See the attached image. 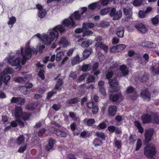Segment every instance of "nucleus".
Segmentation results:
<instances>
[{
  "label": "nucleus",
  "mask_w": 159,
  "mask_h": 159,
  "mask_svg": "<svg viewBox=\"0 0 159 159\" xmlns=\"http://www.w3.org/2000/svg\"><path fill=\"white\" fill-rule=\"evenodd\" d=\"M88 73H86L82 75H81L78 80H77L78 82H82L85 79V77L88 75Z\"/></svg>",
  "instance_id": "4d7b16f0"
},
{
  "label": "nucleus",
  "mask_w": 159,
  "mask_h": 159,
  "mask_svg": "<svg viewBox=\"0 0 159 159\" xmlns=\"http://www.w3.org/2000/svg\"><path fill=\"white\" fill-rule=\"evenodd\" d=\"M115 121L118 122L120 123L123 120V117L121 115H117L115 117Z\"/></svg>",
  "instance_id": "338daca9"
},
{
  "label": "nucleus",
  "mask_w": 159,
  "mask_h": 159,
  "mask_svg": "<svg viewBox=\"0 0 159 159\" xmlns=\"http://www.w3.org/2000/svg\"><path fill=\"white\" fill-rule=\"evenodd\" d=\"M113 80H110L109 81V83L110 86V91L113 93L116 92L120 89L119 83L117 82L113 83Z\"/></svg>",
  "instance_id": "423d86ee"
},
{
  "label": "nucleus",
  "mask_w": 159,
  "mask_h": 159,
  "mask_svg": "<svg viewBox=\"0 0 159 159\" xmlns=\"http://www.w3.org/2000/svg\"><path fill=\"white\" fill-rule=\"evenodd\" d=\"M106 125L104 122L100 123L97 126V129L98 130L104 129L106 128Z\"/></svg>",
  "instance_id": "6e6d98bb"
},
{
  "label": "nucleus",
  "mask_w": 159,
  "mask_h": 159,
  "mask_svg": "<svg viewBox=\"0 0 159 159\" xmlns=\"http://www.w3.org/2000/svg\"><path fill=\"white\" fill-rule=\"evenodd\" d=\"M63 84V81L61 79L59 78L57 80V83L55 84V89L57 90H61V89L60 88Z\"/></svg>",
  "instance_id": "37998d69"
},
{
  "label": "nucleus",
  "mask_w": 159,
  "mask_h": 159,
  "mask_svg": "<svg viewBox=\"0 0 159 159\" xmlns=\"http://www.w3.org/2000/svg\"><path fill=\"white\" fill-rule=\"evenodd\" d=\"M95 121L94 119H89L86 121V125L88 126H91L95 124Z\"/></svg>",
  "instance_id": "603ef678"
},
{
  "label": "nucleus",
  "mask_w": 159,
  "mask_h": 159,
  "mask_svg": "<svg viewBox=\"0 0 159 159\" xmlns=\"http://www.w3.org/2000/svg\"><path fill=\"white\" fill-rule=\"evenodd\" d=\"M56 142L55 140L52 138H50L48 140V146L46 147V149L47 151H49L53 148V145Z\"/></svg>",
  "instance_id": "ddd939ff"
},
{
  "label": "nucleus",
  "mask_w": 159,
  "mask_h": 159,
  "mask_svg": "<svg viewBox=\"0 0 159 159\" xmlns=\"http://www.w3.org/2000/svg\"><path fill=\"white\" fill-rule=\"evenodd\" d=\"M16 21V19L15 17L12 16L10 18L9 20L8 21L7 24L8 25H13Z\"/></svg>",
  "instance_id": "e2e57ef3"
},
{
  "label": "nucleus",
  "mask_w": 159,
  "mask_h": 159,
  "mask_svg": "<svg viewBox=\"0 0 159 159\" xmlns=\"http://www.w3.org/2000/svg\"><path fill=\"white\" fill-rule=\"evenodd\" d=\"M55 30L59 33V32L62 33L64 32L65 30V29L61 25H57L53 28Z\"/></svg>",
  "instance_id": "e433bc0d"
},
{
  "label": "nucleus",
  "mask_w": 159,
  "mask_h": 159,
  "mask_svg": "<svg viewBox=\"0 0 159 159\" xmlns=\"http://www.w3.org/2000/svg\"><path fill=\"white\" fill-rule=\"evenodd\" d=\"M82 15L80 13L79 11H75L73 14L70 16H73V19L74 18L75 20H80L81 19V16Z\"/></svg>",
  "instance_id": "c756f323"
},
{
  "label": "nucleus",
  "mask_w": 159,
  "mask_h": 159,
  "mask_svg": "<svg viewBox=\"0 0 159 159\" xmlns=\"http://www.w3.org/2000/svg\"><path fill=\"white\" fill-rule=\"evenodd\" d=\"M31 115V114L30 113H25L22 116L23 120L24 121L27 120L30 118Z\"/></svg>",
  "instance_id": "5fc2aeb1"
},
{
  "label": "nucleus",
  "mask_w": 159,
  "mask_h": 159,
  "mask_svg": "<svg viewBox=\"0 0 159 159\" xmlns=\"http://www.w3.org/2000/svg\"><path fill=\"white\" fill-rule=\"evenodd\" d=\"M136 140V136L135 135H131L129 138V143L130 145L134 144Z\"/></svg>",
  "instance_id": "79ce46f5"
},
{
  "label": "nucleus",
  "mask_w": 159,
  "mask_h": 159,
  "mask_svg": "<svg viewBox=\"0 0 159 159\" xmlns=\"http://www.w3.org/2000/svg\"><path fill=\"white\" fill-rule=\"evenodd\" d=\"M151 20L153 25L157 26L159 23V15H156L154 17L152 18Z\"/></svg>",
  "instance_id": "2f4dec72"
},
{
  "label": "nucleus",
  "mask_w": 159,
  "mask_h": 159,
  "mask_svg": "<svg viewBox=\"0 0 159 159\" xmlns=\"http://www.w3.org/2000/svg\"><path fill=\"white\" fill-rule=\"evenodd\" d=\"M69 115L72 120L75 121V122H76L78 125L80 124V120L79 117L76 116V114L74 112H69Z\"/></svg>",
  "instance_id": "6ab92c4d"
},
{
  "label": "nucleus",
  "mask_w": 159,
  "mask_h": 159,
  "mask_svg": "<svg viewBox=\"0 0 159 159\" xmlns=\"http://www.w3.org/2000/svg\"><path fill=\"white\" fill-rule=\"evenodd\" d=\"M152 122L153 124H159V115L157 113H154L152 114Z\"/></svg>",
  "instance_id": "dca6fc26"
},
{
  "label": "nucleus",
  "mask_w": 159,
  "mask_h": 159,
  "mask_svg": "<svg viewBox=\"0 0 159 159\" xmlns=\"http://www.w3.org/2000/svg\"><path fill=\"white\" fill-rule=\"evenodd\" d=\"M123 13L125 15H132V9L129 7H127L123 8Z\"/></svg>",
  "instance_id": "c9c22d12"
},
{
  "label": "nucleus",
  "mask_w": 159,
  "mask_h": 159,
  "mask_svg": "<svg viewBox=\"0 0 159 159\" xmlns=\"http://www.w3.org/2000/svg\"><path fill=\"white\" fill-rule=\"evenodd\" d=\"M149 78V75L148 73L145 72L144 74L139 77L140 81L143 83L147 82Z\"/></svg>",
  "instance_id": "412c9836"
},
{
  "label": "nucleus",
  "mask_w": 159,
  "mask_h": 159,
  "mask_svg": "<svg viewBox=\"0 0 159 159\" xmlns=\"http://www.w3.org/2000/svg\"><path fill=\"white\" fill-rule=\"evenodd\" d=\"M32 48H30L29 47L26 48L25 49V54H23V49H21V54L22 55L26 56L27 57H29L30 56L31 57V58L32 57Z\"/></svg>",
  "instance_id": "5701e85b"
},
{
  "label": "nucleus",
  "mask_w": 159,
  "mask_h": 159,
  "mask_svg": "<svg viewBox=\"0 0 159 159\" xmlns=\"http://www.w3.org/2000/svg\"><path fill=\"white\" fill-rule=\"evenodd\" d=\"M76 123L74 122L71 123L70 125V128L71 129V130L72 131H74V135H78L80 133V132H77L76 131H75V130L76 129Z\"/></svg>",
  "instance_id": "ea45409f"
},
{
  "label": "nucleus",
  "mask_w": 159,
  "mask_h": 159,
  "mask_svg": "<svg viewBox=\"0 0 159 159\" xmlns=\"http://www.w3.org/2000/svg\"><path fill=\"white\" fill-rule=\"evenodd\" d=\"M22 109L20 107H17L15 108V115L16 119L20 118L22 114Z\"/></svg>",
  "instance_id": "f3484780"
},
{
  "label": "nucleus",
  "mask_w": 159,
  "mask_h": 159,
  "mask_svg": "<svg viewBox=\"0 0 159 159\" xmlns=\"http://www.w3.org/2000/svg\"><path fill=\"white\" fill-rule=\"evenodd\" d=\"M150 70L154 75H159V65L157 66H152L150 67Z\"/></svg>",
  "instance_id": "2eb2a0df"
},
{
  "label": "nucleus",
  "mask_w": 159,
  "mask_h": 159,
  "mask_svg": "<svg viewBox=\"0 0 159 159\" xmlns=\"http://www.w3.org/2000/svg\"><path fill=\"white\" fill-rule=\"evenodd\" d=\"M13 72V69L10 67L6 68L3 71L5 74H11Z\"/></svg>",
  "instance_id": "bf43d9fd"
},
{
  "label": "nucleus",
  "mask_w": 159,
  "mask_h": 159,
  "mask_svg": "<svg viewBox=\"0 0 159 159\" xmlns=\"http://www.w3.org/2000/svg\"><path fill=\"white\" fill-rule=\"evenodd\" d=\"M37 106V105L35 103H30L26 105L25 108L29 110L32 111L35 109Z\"/></svg>",
  "instance_id": "a19ab883"
},
{
  "label": "nucleus",
  "mask_w": 159,
  "mask_h": 159,
  "mask_svg": "<svg viewBox=\"0 0 159 159\" xmlns=\"http://www.w3.org/2000/svg\"><path fill=\"white\" fill-rule=\"evenodd\" d=\"M124 29L122 27H119L116 32V34L119 38H122L124 36Z\"/></svg>",
  "instance_id": "7c9ffc66"
},
{
  "label": "nucleus",
  "mask_w": 159,
  "mask_h": 159,
  "mask_svg": "<svg viewBox=\"0 0 159 159\" xmlns=\"http://www.w3.org/2000/svg\"><path fill=\"white\" fill-rule=\"evenodd\" d=\"M62 24L65 27L69 28H74L76 26V25L73 19L72 16H70L69 18L64 20L62 22Z\"/></svg>",
  "instance_id": "7ed1b4c3"
},
{
  "label": "nucleus",
  "mask_w": 159,
  "mask_h": 159,
  "mask_svg": "<svg viewBox=\"0 0 159 159\" xmlns=\"http://www.w3.org/2000/svg\"><path fill=\"white\" fill-rule=\"evenodd\" d=\"M20 99H21L20 97H13L11 98V102L12 103H16L18 104Z\"/></svg>",
  "instance_id": "680f3d73"
},
{
  "label": "nucleus",
  "mask_w": 159,
  "mask_h": 159,
  "mask_svg": "<svg viewBox=\"0 0 159 159\" xmlns=\"http://www.w3.org/2000/svg\"><path fill=\"white\" fill-rule=\"evenodd\" d=\"M157 153L156 148L154 145L152 146L147 145L144 150V154L148 158L154 159V156Z\"/></svg>",
  "instance_id": "f03ea898"
},
{
  "label": "nucleus",
  "mask_w": 159,
  "mask_h": 159,
  "mask_svg": "<svg viewBox=\"0 0 159 159\" xmlns=\"http://www.w3.org/2000/svg\"><path fill=\"white\" fill-rule=\"evenodd\" d=\"M120 70L122 72V75L124 76H126L129 73V71L127 69V67L124 65H122L120 66Z\"/></svg>",
  "instance_id": "473e14b6"
},
{
  "label": "nucleus",
  "mask_w": 159,
  "mask_h": 159,
  "mask_svg": "<svg viewBox=\"0 0 159 159\" xmlns=\"http://www.w3.org/2000/svg\"><path fill=\"white\" fill-rule=\"evenodd\" d=\"M149 55L147 53L144 54L143 57H140L139 60V62L143 66H145L149 61Z\"/></svg>",
  "instance_id": "6e6552de"
},
{
  "label": "nucleus",
  "mask_w": 159,
  "mask_h": 159,
  "mask_svg": "<svg viewBox=\"0 0 159 159\" xmlns=\"http://www.w3.org/2000/svg\"><path fill=\"white\" fill-rule=\"evenodd\" d=\"M93 144L94 147H97L101 145L102 144V141L98 138H96L94 139Z\"/></svg>",
  "instance_id": "72a5a7b5"
},
{
  "label": "nucleus",
  "mask_w": 159,
  "mask_h": 159,
  "mask_svg": "<svg viewBox=\"0 0 159 159\" xmlns=\"http://www.w3.org/2000/svg\"><path fill=\"white\" fill-rule=\"evenodd\" d=\"M95 78L93 76H89L87 80L86 83L89 84L95 81Z\"/></svg>",
  "instance_id": "13d9d810"
},
{
  "label": "nucleus",
  "mask_w": 159,
  "mask_h": 159,
  "mask_svg": "<svg viewBox=\"0 0 159 159\" xmlns=\"http://www.w3.org/2000/svg\"><path fill=\"white\" fill-rule=\"evenodd\" d=\"M142 3V0H134L133 2V5L134 6H138L141 4Z\"/></svg>",
  "instance_id": "774afa93"
},
{
  "label": "nucleus",
  "mask_w": 159,
  "mask_h": 159,
  "mask_svg": "<svg viewBox=\"0 0 159 159\" xmlns=\"http://www.w3.org/2000/svg\"><path fill=\"white\" fill-rule=\"evenodd\" d=\"M52 130L53 131V133L57 135L60 137H66L67 136V134L66 132L64 130H60L57 128H52Z\"/></svg>",
  "instance_id": "39448f33"
},
{
  "label": "nucleus",
  "mask_w": 159,
  "mask_h": 159,
  "mask_svg": "<svg viewBox=\"0 0 159 159\" xmlns=\"http://www.w3.org/2000/svg\"><path fill=\"white\" fill-rule=\"evenodd\" d=\"M0 76L1 78H2L3 82L6 85H7L8 83L9 82L11 79L10 76L8 75L4 74L3 75H0Z\"/></svg>",
  "instance_id": "393cba45"
},
{
  "label": "nucleus",
  "mask_w": 159,
  "mask_h": 159,
  "mask_svg": "<svg viewBox=\"0 0 159 159\" xmlns=\"http://www.w3.org/2000/svg\"><path fill=\"white\" fill-rule=\"evenodd\" d=\"M93 33V32L91 30H89V29H84L82 36L83 37H89L92 35Z\"/></svg>",
  "instance_id": "f704fd0d"
},
{
  "label": "nucleus",
  "mask_w": 159,
  "mask_h": 159,
  "mask_svg": "<svg viewBox=\"0 0 159 159\" xmlns=\"http://www.w3.org/2000/svg\"><path fill=\"white\" fill-rule=\"evenodd\" d=\"M58 44L60 46L65 48L68 45V43L66 38L63 37L61 38L58 43Z\"/></svg>",
  "instance_id": "a211bd4d"
},
{
  "label": "nucleus",
  "mask_w": 159,
  "mask_h": 159,
  "mask_svg": "<svg viewBox=\"0 0 159 159\" xmlns=\"http://www.w3.org/2000/svg\"><path fill=\"white\" fill-rule=\"evenodd\" d=\"M93 42L90 39H87L85 41H83L81 44V46L84 48L88 47L91 45L93 43Z\"/></svg>",
  "instance_id": "c85d7f7f"
},
{
  "label": "nucleus",
  "mask_w": 159,
  "mask_h": 159,
  "mask_svg": "<svg viewBox=\"0 0 159 159\" xmlns=\"http://www.w3.org/2000/svg\"><path fill=\"white\" fill-rule=\"evenodd\" d=\"M80 62V57L78 55H76L71 61V64L73 65H75Z\"/></svg>",
  "instance_id": "49530a36"
},
{
  "label": "nucleus",
  "mask_w": 159,
  "mask_h": 159,
  "mask_svg": "<svg viewBox=\"0 0 159 159\" xmlns=\"http://www.w3.org/2000/svg\"><path fill=\"white\" fill-rule=\"evenodd\" d=\"M153 136V132L150 131H146L145 133V141L146 143H148L151 140Z\"/></svg>",
  "instance_id": "9b49d317"
},
{
  "label": "nucleus",
  "mask_w": 159,
  "mask_h": 159,
  "mask_svg": "<svg viewBox=\"0 0 159 159\" xmlns=\"http://www.w3.org/2000/svg\"><path fill=\"white\" fill-rule=\"evenodd\" d=\"M135 92H136L134 88L132 86H129L127 88L126 90V92L128 94L131 93H134Z\"/></svg>",
  "instance_id": "864d4df0"
},
{
  "label": "nucleus",
  "mask_w": 159,
  "mask_h": 159,
  "mask_svg": "<svg viewBox=\"0 0 159 159\" xmlns=\"http://www.w3.org/2000/svg\"><path fill=\"white\" fill-rule=\"evenodd\" d=\"M120 98H123L122 95L121 93H119L114 94H111L109 96L110 100L113 102H115Z\"/></svg>",
  "instance_id": "9d476101"
},
{
  "label": "nucleus",
  "mask_w": 159,
  "mask_h": 159,
  "mask_svg": "<svg viewBox=\"0 0 159 159\" xmlns=\"http://www.w3.org/2000/svg\"><path fill=\"white\" fill-rule=\"evenodd\" d=\"M117 112V107L116 106L111 105L108 107V113L111 117H114Z\"/></svg>",
  "instance_id": "1a4fd4ad"
},
{
  "label": "nucleus",
  "mask_w": 159,
  "mask_h": 159,
  "mask_svg": "<svg viewBox=\"0 0 159 159\" xmlns=\"http://www.w3.org/2000/svg\"><path fill=\"white\" fill-rule=\"evenodd\" d=\"M116 140L115 141V145L118 149H120L121 148V141L118 140L115 138Z\"/></svg>",
  "instance_id": "052dcab7"
},
{
  "label": "nucleus",
  "mask_w": 159,
  "mask_h": 159,
  "mask_svg": "<svg viewBox=\"0 0 159 159\" xmlns=\"http://www.w3.org/2000/svg\"><path fill=\"white\" fill-rule=\"evenodd\" d=\"M45 72V71L43 69H40L38 73V76L42 80H43L45 79V77L44 75Z\"/></svg>",
  "instance_id": "8fccbe9b"
},
{
  "label": "nucleus",
  "mask_w": 159,
  "mask_h": 159,
  "mask_svg": "<svg viewBox=\"0 0 159 159\" xmlns=\"http://www.w3.org/2000/svg\"><path fill=\"white\" fill-rule=\"evenodd\" d=\"M83 27L85 29L93 28L94 27V24L91 22H84L82 24Z\"/></svg>",
  "instance_id": "4c0bfd02"
},
{
  "label": "nucleus",
  "mask_w": 159,
  "mask_h": 159,
  "mask_svg": "<svg viewBox=\"0 0 159 159\" xmlns=\"http://www.w3.org/2000/svg\"><path fill=\"white\" fill-rule=\"evenodd\" d=\"M14 80L17 83L24 84L28 81V79L26 77H16L14 79Z\"/></svg>",
  "instance_id": "aec40b11"
},
{
  "label": "nucleus",
  "mask_w": 159,
  "mask_h": 159,
  "mask_svg": "<svg viewBox=\"0 0 159 159\" xmlns=\"http://www.w3.org/2000/svg\"><path fill=\"white\" fill-rule=\"evenodd\" d=\"M142 145V142L141 140L139 139L137 140L136 144V148L135 150L137 151L139 150L141 148Z\"/></svg>",
  "instance_id": "09e8293b"
},
{
  "label": "nucleus",
  "mask_w": 159,
  "mask_h": 159,
  "mask_svg": "<svg viewBox=\"0 0 159 159\" xmlns=\"http://www.w3.org/2000/svg\"><path fill=\"white\" fill-rule=\"evenodd\" d=\"M135 27L136 29L142 33H145L146 31V28L145 25L142 23L137 24Z\"/></svg>",
  "instance_id": "4468645a"
},
{
  "label": "nucleus",
  "mask_w": 159,
  "mask_h": 159,
  "mask_svg": "<svg viewBox=\"0 0 159 159\" xmlns=\"http://www.w3.org/2000/svg\"><path fill=\"white\" fill-rule=\"evenodd\" d=\"M122 15V11H116L113 17V20H116L119 19Z\"/></svg>",
  "instance_id": "a18cd8bd"
},
{
  "label": "nucleus",
  "mask_w": 159,
  "mask_h": 159,
  "mask_svg": "<svg viewBox=\"0 0 159 159\" xmlns=\"http://www.w3.org/2000/svg\"><path fill=\"white\" fill-rule=\"evenodd\" d=\"M50 32L48 36L47 34L43 36V41L44 43L46 45L50 44L51 42L54 40H56L59 36V33L53 29Z\"/></svg>",
  "instance_id": "f257e3e1"
},
{
  "label": "nucleus",
  "mask_w": 159,
  "mask_h": 159,
  "mask_svg": "<svg viewBox=\"0 0 159 159\" xmlns=\"http://www.w3.org/2000/svg\"><path fill=\"white\" fill-rule=\"evenodd\" d=\"M142 46L144 47H146L150 48H156V44L151 42L148 41L144 43H143Z\"/></svg>",
  "instance_id": "4be33fe9"
},
{
  "label": "nucleus",
  "mask_w": 159,
  "mask_h": 159,
  "mask_svg": "<svg viewBox=\"0 0 159 159\" xmlns=\"http://www.w3.org/2000/svg\"><path fill=\"white\" fill-rule=\"evenodd\" d=\"M141 119L143 124H149L152 122V116L148 113L143 114L141 117Z\"/></svg>",
  "instance_id": "0eeeda50"
},
{
  "label": "nucleus",
  "mask_w": 159,
  "mask_h": 159,
  "mask_svg": "<svg viewBox=\"0 0 159 159\" xmlns=\"http://www.w3.org/2000/svg\"><path fill=\"white\" fill-rule=\"evenodd\" d=\"M92 52V49L91 48H89L87 49H85L83 52V57L85 59L87 58Z\"/></svg>",
  "instance_id": "cd10ccee"
},
{
  "label": "nucleus",
  "mask_w": 159,
  "mask_h": 159,
  "mask_svg": "<svg viewBox=\"0 0 159 159\" xmlns=\"http://www.w3.org/2000/svg\"><path fill=\"white\" fill-rule=\"evenodd\" d=\"M117 47V50L118 52H120L123 51L126 47V46L123 44H119L116 46Z\"/></svg>",
  "instance_id": "3c124183"
},
{
  "label": "nucleus",
  "mask_w": 159,
  "mask_h": 159,
  "mask_svg": "<svg viewBox=\"0 0 159 159\" xmlns=\"http://www.w3.org/2000/svg\"><path fill=\"white\" fill-rule=\"evenodd\" d=\"M109 11V9L108 8H105L101 10L100 11V14L101 15H104L107 14Z\"/></svg>",
  "instance_id": "0e129e2a"
},
{
  "label": "nucleus",
  "mask_w": 159,
  "mask_h": 159,
  "mask_svg": "<svg viewBox=\"0 0 159 159\" xmlns=\"http://www.w3.org/2000/svg\"><path fill=\"white\" fill-rule=\"evenodd\" d=\"M113 75V72L112 71H109L107 73L106 75V78L107 79L109 80L110 81V80H112L111 79Z\"/></svg>",
  "instance_id": "69168bd1"
},
{
  "label": "nucleus",
  "mask_w": 159,
  "mask_h": 159,
  "mask_svg": "<svg viewBox=\"0 0 159 159\" xmlns=\"http://www.w3.org/2000/svg\"><path fill=\"white\" fill-rule=\"evenodd\" d=\"M25 140V137L22 134L18 137L16 140V143L18 145H19L24 143Z\"/></svg>",
  "instance_id": "bb28decb"
},
{
  "label": "nucleus",
  "mask_w": 159,
  "mask_h": 159,
  "mask_svg": "<svg viewBox=\"0 0 159 159\" xmlns=\"http://www.w3.org/2000/svg\"><path fill=\"white\" fill-rule=\"evenodd\" d=\"M96 134L98 137L101 138L102 140H105V135L104 133L102 132H96Z\"/></svg>",
  "instance_id": "de8ad7c7"
},
{
  "label": "nucleus",
  "mask_w": 159,
  "mask_h": 159,
  "mask_svg": "<svg viewBox=\"0 0 159 159\" xmlns=\"http://www.w3.org/2000/svg\"><path fill=\"white\" fill-rule=\"evenodd\" d=\"M46 13V10L45 9H43L38 11V16L40 18H43L45 17Z\"/></svg>",
  "instance_id": "c03bdc74"
},
{
  "label": "nucleus",
  "mask_w": 159,
  "mask_h": 159,
  "mask_svg": "<svg viewBox=\"0 0 159 159\" xmlns=\"http://www.w3.org/2000/svg\"><path fill=\"white\" fill-rule=\"evenodd\" d=\"M78 102V97H76L72 99H70L67 100L66 102V104L68 106H70V105L71 104H75Z\"/></svg>",
  "instance_id": "58836bf2"
},
{
  "label": "nucleus",
  "mask_w": 159,
  "mask_h": 159,
  "mask_svg": "<svg viewBox=\"0 0 159 159\" xmlns=\"http://www.w3.org/2000/svg\"><path fill=\"white\" fill-rule=\"evenodd\" d=\"M8 62L12 66H20V59L19 57L16 58L14 60L10 59L8 61Z\"/></svg>",
  "instance_id": "f8f14e48"
},
{
  "label": "nucleus",
  "mask_w": 159,
  "mask_h": 159,
  "mask_svg": "<svg viewBox=\"0 0 159 159\" xmlns=\"http://www.w3.org/2000/svg\"><path fill=\"white\" fill-rule=\"evenodd\" d=\"M95 46L97 47H99L100 48L103 50L105 52H107L108 51V47L105 45L102 42H97L95 43Z\"/></svg>",
  "instance_id": "b1692460"
},
{
  "label": "nucleus",
  "mask_w": 159,
  "mask_h": 159,
  "mask_svg": "<svg viewBox=\"0 0 159 159\" xmlns=\"http://www.w3.org/2000/svg\"><path fill=\"white\" fill-rule=\"evenodd\" d=\"M140 96L144 100H148V101H149L151 98V93L148 89L146 88L141 91Z\"/></svg>",
  "instance_id": "20e7f679"
},
{
  "label": "nucleus",
  "mask_w": 159,
  "mask_h": 159,
  "mask_svg": "<svg viewBox=\"0 0 159 159\" xmlns=\"http://www.w3.org/2000/svg\"><path fill=\"white\" fill-rule=\"evenodd\" d=\"M88 8L89 9L93 10L96 8L98 9H100L101 8L100 5L98 2H94L89 4L88 6Z\"/></svg>",
  "instance_id": "a878e982"
}]
</instances>
